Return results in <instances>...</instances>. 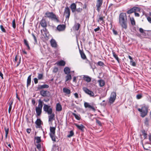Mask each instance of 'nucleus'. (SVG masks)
I'll use <instances>...</instances> for the list:
<instances>
[{"instance_id":"63","label":"nucleus","mask_w":151,"mask_h":151,"mask_svg":"<svg viewBox=\"0 0 151 151\" xmlns=\"http://www.w3.org/2000/svg\"><path fill=\"white\" fill-rule=\"evenodd\" d=\"M134 14L135 17H139V14L138 13H137L136 12H134Z\"/></svg>"},{"instance_id":"23","label":"nucleus","mask_w":151,"mask_h":151,"mask_svg":"<svg viewBox=\"0 0 151 151\" xmlns=\"http://www.w3.org/2000/svg\"><path fill=\"white\" fill-rule=\"evenodd\" d=\"M62 110V107L61 104L59 103L56 104V110L57 111H60Z\"/></svg>"},{"instance_id":"47","label":"nucleus","mask_w":151,"mask_h":151,"mask_svg":"<svg viewBox=\"0 0 151 151\" xmlns=\"http://www.w3.org/2000/svg\"><path fill=\"white\" fill-rule=\"evenodd\" d=\"M96 123L97 124H98V125H99L100 126H102V124L101 122L98 120L97 119H96Z\"/></svg>"},{"instance_id":"2","label":"nucleus","mask_w":151,"mask_h":151,"mask_svg":"<svg viewBox=\"0 0 151 151\" xmlns=\"http://www.w3.org/2000/svg\"><path fill=\"white\" fill-rule=\"evenodd\" d=\"M45 17L48 18L52 20H53L57 22H59L58 17L54 14L53 12H50L48 11L46 12L45 14Z\"/></svg>"},{"instance_id":"41","label":"nucleus","mask_w":151,"mask_h":151,"mask_svg":"<svg viewBox=\"0 0 151 151\" xmlns=\"http://www.w3.org/2000/svg\"><path fill=\"white\" fill-rule=\"evenodd\" d=\"M116 92H112L111 93L110 97L116 99Z\"/></svg>"},{"instance_id":"7","label":"nucleus","mask_w":151,"mask_h":151,"mask_svg":"<svg viewBox=\"0 0 151 151\" xmlns=\"http://www.w3.org/2000/svg\"><path fill=\"white\" fill-rule=\"evenodd\" d=\"M140 9L139 7L136 6H134L128 10L127 11V13L128 14H130L133 12L134 13L135 12H140Z\"/></svg>"},{"instance_id":"64","label":"nucleus","mask_w":151,"mask_h":151,"mask_svg":"<svg viewBox=\"0 0 151 151\" xmlns=\"http://www.w3.org/2000/svg\"><path fill=\"white\" fill-rule=\"evenodd\" d=\"M139 31L141 33H143L144 32V30L142 28L139 29Z\"/></svg>"},{"instance_id":"34","label":"nucleus","mask_w":151,"mask_h":151,"mask_svg":"<svg viewBox=\"0 0 151 151\" xmlns=\"http://www.w3.org/2000/svg\"><path fill=\"white\" fill-rule=\"evenodd\" d=\"M64 71L65 74L68 75L70 73V69L68 67H65L64 69Z\"/></svg>"},{"instance_id":"40","label":"nucleus","mask_w":151,"mask_h":151,"mask_svg":"<svg viewBox=\"0 0 151 151\" xmlns=\"http://www.w3.org/2000/svg\"><path fill=\"white\" fill-rule=\"evenodd\" d=\"M141 132L142 135H143L144 139H146L147 137V133L145 131L144 129L142 130L141 131Z\"/></svg>"},{"instance_id":"56","label":"nucleus","mask_w":151,"mask_h":151,"mask_svg":"<svg viewBox=\"0 0 151 151\" xmlns=\"http://www.w3.org/2000/svg\"><path fill=\"white\" fill-rule=\"evenodd\" d=\"M37 148L38 150H40L41 148V145L39 143H38L37 145H36Z\"/></svg>"},{"instance_id":"39","label":"nucleus","mask_w":151,"mask_h":151,"mask_svg":"<svg viewBox=\"0 0 151 151\" xmlns=\"http://www.w3.org/2000/svg\"><path fill=\"white\" fill-rule=\"evenodd\" d=\"M50 136L52 141L54 142L56 141L55 134H50Z\"/></svg>"},{"instance_id":"16","label":"nucleus","mask_w":151,"mask_h":151,"mask_svg":"<svg viewBox=\"0 0 151 151\" xmlns=\"http://www.w3.org/2000/svg\"><path fill=\"white\" fill-rule=\"evenodd\" d=\"M105 17L104 16H100L99 18L97 19V21L99 22H100L101 24H104L105 23V21L104 20Z\"/></svg>"},{"instance_id":"42","label":"nucleus","mask_w":151,"mask_h":151,"mask_svg":"<svg viewBox=\"0 0 151 151\" xmlns=\"http://www.w3.org/2000/svg\"><path fill=\"white\" fill-rule=\"evenodd\" d=\"M74 133L73 131L71 130L69 134L67 135V137L70 138L74 135Z\"/></svg>"},{"instance_id":"33","label":"nucleus","mask_w":151,"mask_h":151,"mask_svg":"<svg viewBox=\"0 0 151 151\" xmlns=\"http://www.w3.org/2000/svg\"><path fill=\"white\" fill-rule=\"evenodd\" d=\"M24 44L27 47V50H29L30 48L29 46L28 41L27 40L25 39L24 40Z\"/></svg>"},{"instance_id":"5","label":"nucleus","mask_w":151,"mask_h":151,"mask_svg":"<svg viewBox=\"0 0 151 151\" xmlns=\"http://www.w3.org/2000/svg\"><path fill=\"white\" fill-rule=\"evenodd\" d=\"M43 109L44 111L46 112L48 114H51L52 112V109L51 108L50 106L46 104H44Z\"/></svg>"},{"instance_id":"59","label":"nucleus","mask_w":151,"mask_h":151,"mask_svg":"<svg viewBox=\"0 0 151 151\" xmlns=\"http://www.w3.org/2000/svg\"><path fill=\"white\" fill-rule=\"evenodd\" d=\"M148 139L150 142V144L151 145V134H150L148 135Z\"/></svg>"},{"instance_id":"31","label":"nucleus","mask_w":151,"mask_h":151,"mask_svg":"<svg viewBox=\"0 0 151 151\" xmlns=\"http://www.w3.org/2000/svg\"><path fill=\"white\" fill-rule=\"evenodd\" d=\"M80 27V25L78 23H76L74 25L73 28L75 30L78 31Z\"/></svg>"},{"instance_id":"3","label":"nucleus","mask_w":151,"mask_h":151,"mask_svg":"<svg viewBox=\"0 0 151 151\" xmlns=\"http://www.w3.org/2000/svg\"><path fill=\"white\" fill-rule=\"evenodd\" d=\"M148 107L145 104L142 105L141 109L138 108V110L140 112L141 116L144 117L147 115L148 112Z\"/></svg>"},{"instance_id":"1","label":"nucleus","mask_w":151,"mask_h":151,"mask_svg":"<svg viewBox=\"0 0 151 151\" xmlns=\"http://www.w3.org/2000/svg\"><path fill=\"white\" fill-rule=\"evenodd\" d=\"M127 22L126 14L124 12L121 13L119 16V23L122 29H126L127 28Z\"/></svg>"},{"instance_id":"36","label":"nucleus","mask_w":151,"mask_h":151,"mask_svg":"<svg viewBox=\"0 0 151 151\" xmlns=\"http://www.w3.org/2000/svg\"><path fill=\"white\" fill-rule=\"evenodd\" d=\"M130 21L131 22V24L132 26L135 25L136 24V23H135V22L134 19V18L133 17H132V18L130 17Z\"/></svg>"},{"instance_id":"46","label":"nucleus","mask_w":151,"mask_h":151,"mask_svg":"<svg viewBox=\"0 0 151 151\" xmlns=\"http://www.w3.org/2000/svg\"><path fill=\"white\" fill-rule=\"evenodd\" d=\"M38 78L39 80H42L43 79V75L42 74H38Z\"/></svg>"},{"instance_id":"50","label":"nucleus","mask_w":151,"mask_h":151,"mask_svg":"<svg viewBox=\"0 0 151 151\" xmlns=\"http://www.w3.org/2000/svg\"><path fill=\"white\" fill-rule=\"evenodd\" d=\"M58 68L55 67L54 68L52 71L53 73H56L58 72Z\"/></svg>"},{"instance_id":"43","label":"nucleus","mask_w":151,"mask_h":151,"mask_svg":"<svg viewBox=\"0 0 151 151\" xmlns=\"http://www.w3.org/2000/svg\"><path fill=\"white\" fill-rule=\"evenodd\" d=\"M115 99L110 96L109 100V102L110 104H112L114 102Z\"/></svg>"},{"instance_id":"21","label":"nucleus","mask_w":151,"mask_h":151,"mask_svg":"<svg viewBox=\"0 0 151 151\" xmlns=\"http://www.w3.org/2000/svg\"><path fill=\"white\" fill-rule=\"evenodd\" d=\"M56 128L55 127H50V131L49 134H55V131Z\"/></svg>"},{"instance_id":"22","label":"nucleus","mask_w":151,"mask_h":151,"mask_svg":"<svg viewBox=\"0 0 151 151\" xmlns=\"http://www.w3.org/2000/svg\"><path fill=\"white\" fill-rule=\"evenodd\" d=\"M49 87V86L47 84H44L42 85H39L37 88V90L41 89L44 88H47Z\"/></svg>"},{"instance_id":"53","label":"nucleus","mask_w":151,"mask_h":151,"mask_svg":"<svg viewBox=\"0 0 151 151\" xmlns=\"http://www.w3.org/2000/svg\"><path fill=\"white\" fill-rule=\"evenodd\" d=\"M142 97V96L141 94H137L136 96V98L137 99H141Z\"/></svg>"},{"instance_id":"28","label":"nucleus","mask_w":151,"mask_h":151,"mask_svg":"<svg viewBox=\"0 0 151 151\" xmlns=\"http://www.w3.org/2000/svg\"><path fill=\"white\" fill-rule=\"evenodd\" d=\"M98 82L99 83V85L100 87H103L105 84L104 81L102 79L99 80L98 81Z\"/></svg>"},{"instance_id":"51","label":"nucleus","mask_w":151,"mask_h":151,"mask_svg":"<svg viewBox=\"0 0 151 151\" xmlns=\"http://www.w3.org/2000/svg\"><path fill=\"white\" fill-rule=\"evenodd\" d=\"M147 19L149 23L151 24V17L149 16H146Z\"/></svg>"},{"instance_id":"57","label":"nucleus","mask_w":151,"mask_h":151,"mask_svg":"<svg viewBox=\"0 0 151 151\" xmlns=\"http://www.w3.org/2000/svg\"><path fill=\"white\" fill-rule=\"evenodd\" d=\"M32 35L34 38L35 42H37V39L35 35L33 33H32Z\"/></svg>"},{"instance_id":"18","label":"nucleus","mask_w":151,"mask_h":151,"mask_svg":"<svg viewBox=\"0 0 151 151\" xmlns=\"http://www.w3.org/2000/svg\"><path fill=\"white\" fill-rule=\"evenodd\" d=\"M42 121L40 119H37L36 121L35 122V124L37 126H36V128H40L41 124Z\"/></svg>"},{"instance_id":"10","label":"nucleus","mask_w":151,"mask_h":151,"mask_svg":"<svg viewBox=\"0 0 151 151\" xmlns=\"http://www.w3.org/2000/svg\"><path fill=\"white\" fill-rule=\"evenodd\" d=\"M40 94L42 96L45 97H49L50 96L49 92L47 91L41 90Z\"/></svg>"},{"instance_id":"52","label":"nucleus","mask_w":151,"mask_h":151,"mask_svg":"<svg viewBox=\"0 0 151 151\" xmlns=\"http://www.w3.org/2000/svg\"><path fill=\"white\" fill-rule=\"evenodd\" d=\"M83 9L82 8H79L76 9V11L78 13L81 12L82 11Z\"/></svg>"},{"instance_id":"44","label":"nucleus","mask_w":151,"mask_h":151,"mask_svg":"<svg viewBox=\"0 0 151 151\" xmlns=\"http://www.w3.org/2000/svg\"><path fill=\"white\" fill-rule=\"evenodd\" d=\"M12 27L14 29H15L16 27L15 19H14L12 22Z\"/></svg>"},{"instance_id":"60","label":"nucleus","mask_w":151,"mask_h":151,"mask_svg":"<svg viewBox=\"0 0 151 151\" xmlns=\"http://www.w3.org/2000/svg\"><path fill=\"white\" fill-rule=\"evenodd\" d=\"M112 31H113V33L114 35H117L118 33H117V31H116V30H114V29H113Z\"/></svg>"},{"instance_id":"62","label":"nucleus","mask_w":151,"mask_h":151,"mask_svg":"<svg viewBox=\"0 0 151 151\" xmlns=\"http://www.w3.org/2000/svg\"><path fill=\"white\" fill-rule=\"evenodd\" d=\"M31 130V129L28 128L27 129V132L28 134H29L30 133Z\"/></svg>"},{"instance_id":"49","label":"nucleus","mask_w":151,"mask_h":151,"mask_svg":"<svg viewBox=\"0 0 151 151\" xmlns=\"http://www.w3.org/2000/svg\"><path fill=\"white\" fill-rule=\"evenodd\" d=\"M145 124L147 126H148L149 125V120L147 118H146L145 119Z\"/></svg>"},{"instance_id":"4","label":"nucleus","mask_w":151,"mask_h":151,"mask_svg":"<svg viewBox=\"0 0 151 151\" xmlns=\"http://www.w3.org/2000/svg\"><path fill=\"white\" fill-rule=\"evenodd\" d=\"M39 104L37 107L35 108V111L37 116L41 115L42 112V109L43 106V102L41 99L39 100Z\"/></svg>"},{"instance_id":"14","label":"nucleus","mask_w":151,"mask_h":151,"mask_svg":"<svg viewBox=\"0 0 151 151\" xmlns=\"http://www.w3.org/2000/svg\"><path fill=\"white\" fill-rule=\"evenodd\" d=\"M84 106L85 108H88L92 109L93 111H95V109L94 107L89 104L88 103L85 102L84 103Z\"/></svg>"},{"instance_id":"6","label":"nucleus","mask_w":151,"mask_h":151,"mask_svg":"<svg viewBox=\"0 0 151 151\" xmlns=\"http://www.w3.org/2000/svg\"><path fill=\"white\" fill-rule=\"evenodd\" d=\"M70 10L68 6L65 7L64 12V15L65 16L66 19H69L70 16Z\"/></svg>"},{"instance_id":"12","label":"nucleus","mask_w":151,"mask_h":151,"mask_svg":"<svg viewBox=\"0 0 151 151\" xmlns=\"http://www.w3.org/2000/svg\"><path fill=\"white\" fill-rule=\"evenodd\" d=\"M40 24L42 27H47V22L45 19L43 18L40 22Z\"/></svg>"},{"instance_id":"45","label":"nucleus","mask_w":151,"mask_h":151,"mask_svg":"<svg viewBox=\"0 0 151 151\" xmlns=\"http://www.w3.org/2000/svg\"><path fill=\"white\" fill-rule=\"evenodd\" d=\"M97 64L98 65L102 67H104L105 65L104 64L103 62L100 61H99L97 63Z\"/></svg>"},{"instance_id":"20","label":"nucleus","mask_w":151,"mask_h":151,"mask_svg":"<svg viewBox=\"0 0 151 151\" xmlns=\"http://www.w3.org/2000/svg\"><path fill=\"white\" fill-rule=\"evenodd\" d=\"M70 7L72 12H74L76 11V4L74 3H73L70 5Z\"/></svg>"},{"instance_id":"55","label":"nucleus","mask_w":151,"mask_h":151,"mask_svg":"<svg viewBox=\"0 0 151 151\" xmlns=\"http://www.w3.org/2000/svg\"><path fill=\"white\" fill-rule=\"evenodd\" d=\"M130 63L131 65L134 66H135L136 65V64L135 63L133 62L132 60H131L130 61Z\"/></svg>"},{"instance_id":"15","label":"nucleus","mask_w":151,"mask_h":151,"mask_svg":"<svg viewBox=\"0 0 151 151\" xmlns=\"http://www.w3.org/2000/svg\"><path fill=\"white\" fill-rule=\"evenodd\" d=\"M48 114L49 115L48 116L49 122H50L55 119V114L54 113H52V112L51 114Z\"/></svg>"},{"instance_id":"58","label":"nucleus","mask_w":151,"mask_h":151,"mask_svg":"<svg viewBox=\"0 0 151 151\" xmlns=\"http://www.w3.org/2000/svg\"><path fill=\"white\" fill-rule=\"evenodd\" d=\"M34 81L35 83V84H37L38 83V79L36 78H35L34 79Z\"/></svg>"},{"instance_id":"25","label":"nucleus","mask_w":151,"mask_h":151,"mask_svg":"<svg viewBox=\"0 0 151 151\" xmlns=\"http://www.w3.org/2000/svg\"><path fill=\"white\" fill-rule=\"evenodd\" d=\"M13 100L10 101L9 103L8 104L9 105V107L8 109V112L9 114H10L12 110V105L13 104Z\"/></svg>"},{"instance_id":"24","label":"nucleus","mask_w":151,"mask_h":151,"mask_svg":"<svg viewBox=\"0 0 151 151\" xmlns=\"http://www.w3.org/2000/svg\"><path fill=\"white\" fill-rule=\"evenodd\" d=\"M31 76L32 75H30L28 77L27 83V87L29 86L31 84Z\"/></svg>"},{"instance_id":"29","label":"nucleus","mask_w":151,"mask_h":151,"mask_svg":"<svg viewBox=\"0 0 151 151\" xmlns=\"http://www.w3.org/2000/svg\"><path fill=\"white\" fill-rule=\"evenodd\" d=\"M79 52L81 58L83 59H85L86 57L83 51L79 50Z\"/></svg>"},{"instance_id":"17","label":"nucleus","mask_w":151,"mask_h":151,"mask_svg":"<svg viewBox=\"0 0 151 151\" xmlns=\"http://www.w3.org/2000/svg\"><path fill=\"white\" fill-rule=\"evenodd\" d=\"M75 125L79 130L82 132L84 131V128L85 127L83 124H81L80 125H79L77 124H75Z\"/></svg>"},{"instance_id":"61","label":"nucleus","mask_w":151,"mask_h":151,"mask_svg":"<svg viewBox=\"0 0 151 151\" xmlns=\"http://www.w3.org/2000/svg\"><path fill=\"white\" fill-rule=\"evenodd\" d=\"M100 27H97L94 29V31L95 32H96L99 31L100 29Z\"/></svg>"},{"instance_id":"37","label":"nucleus","mask_w":151,"mask_h":151,"mask_svg":"<svg viewBox=\"0 0 151 151\" xmlns=\"http://www.w3.org/2000/svg\"><path fill=\"white\" fill-rule=\"evenodd\" d=\"M35 139L36 140V142L37 143H39L41 141V137H36L35 138Z\"/></svg>"},{"instance_id":"27","label":"nucleus","mask_w":151,"mask_h":151,"mask_svg":"<svg viewBox=\"0 0 151 151\" xmlns=\"http://www.w3.org/2000/svg\"><path fill=\"white\" fill-rule=\"evenodd\" d=\"M57 65L60 66H64L65 64V62L63 60H61L56 63Z\"/></svg>"},{"instance_id":"54","label":"nucleus","mask_w":151,"mask_h":151,"mask_svg":"<svg viewBox=\"0 0 151 151\" xmlns=\"http://www.w3.org/2000/svg\"><path fill=\"white\" fill-rule=\"evenodd\" d=\"M4 129L5 131V134H8L9 131V128L5 127Z\"/></svg>"},{"instance_id":"38","label":"nucleus","mask_w":151,"mask_h":151,"mask_svg":"<svg viewBox=\"0 0 151 151\" xmlns=\"http://www.w3.org/2000/svg\"><path fill=\"white\" fill-rule=\"evenodd\" d=\"M65 82H67L69 80H70L72 78L71 75L70 74L67 75L65 76Z\"/></svg>"},{"instance_id":"35","label":"nucleus","mask_w":151,"mask_h":151,"mask_svg":"<svg viewBox=\"0 0 151 151\" xmlns=\"http://www.w3.org/2000/svg\"><path fill=\"white\" fill-rule=\"evenodd\" d=\"M72 114L73 115L75 116V118L77 120H80V119H81V116H80V114L77 115L76 114H75L74 113H72Z\"/></svg>"},{"instance_id":"48","label":"nucleus","mask_w":151,"mask_h":151,"mask_svg":"<svg viewBox=\"0 0 151 151\" xmlns=\"http://www.w3.org/2000/svg\"><path fill=\"white\" fill-rule=\"evenodd\" d=\"M0 28L1 30V31L4 32V33H6V30L5 29H4V27L2 25H0Z\"/></svg>"},{"instance_id":"30","label":"nucleus","mask_w":151,"mask_h":151,"mask_svg":"<svg viewBox=\"0 0 151 151\" xmlns=\"http://www.w3.org/2000/svg\"><path fill=\"white\" fill-rule=\"evenodd\" d=\"M83 79L87 82H89L91 81V78L90 77L87 76H84Z\"/></svg>"},{"instance_id":"13","label":"nucleus","mask_w":151,"mask_h":151,"mask_svg":"<svg viewBox=\"0 0 151 151\" xmlns=\"http://www.w3.org/2000/svg\"><path fill=\"white\" fill-rule=\"evenodd\" d=\"M66 26L64 24H60L58 25L57 29L59 31H62L64 30L65 29Z\"/></svg>"},{"instance_id":"19","label":"nucleus","mask_w":151,"mask_h":151,"mask_svg":"<svg viewBox=\"0 0 151 151\" xmlns=\"http://www.w3.org/2000/svg\"><path fill=\"white\" fill-rule=\"evenodd\" d=\"M51 46L56 48L57 47V44L55 40L54 39H51L50 41Z\"/></svg>"},{"instance_id":"26","label":"nucleus","mask_w":151,"mask_h":151,"mask_svg":"<svg viewBox=\"0 0 151 151\" xmlns=\"http://www.w3.org/2000/svg\"><path fill=\"white\" fill-rule=\"evenodd\" d=\"M63 91L64 93L67 94H70V90L66 88H63Z\"/></svg>"},{"instance_id":"32","label":"nucleus","mask_w":151,"mask_h":151,"mask_svg":"<svg viewBox=\"0 0 151 151\" xmlns=\"http://www.w3.org/2000/svg\"><path fill=\"white\" fill-rule=\"evenodd\" d=\"M112 53L114 57L115 58L118 62L119 63V59L117 55L113 50L112 51Z\"/></svg>"},{"instance_id":"8","label":"nucleus","mask_w":151,"mask_h":151,"mask_svg":"<svg viewBox=\"0 0 151 151\" xmlns=\"http://www.w3.org/2000/svg\"><path fill=\"white\" fill-rule=\"evenodd\" d=\"M103 0H97L96 4V10L98 12H99L101 9V7L102 4Z\"/></svg>"},{"instance_id":"9","label":"nucleus","mask_w":151,"mask_h":151,"mask_svg":"<svg viewBox=\"0 0 151 151\" xmlns=\"http://www.w3.org/2000/svg\"><path fill=\"white\" fill-rule=\"evenodd\" d=\"M83 89L86 93L89 95L91 97H94V94L93 92L89 90L87 88L85 87H83Z\"/></svg>"},{"instance_id":"11","label":"nucleus","mask_w":151,"mask_h":151,"mask_svg":"<svg viewBox=\"0 0 151 151\" xmlns=\"http://www.w3.org/2000/svg\"><path fill=\"white\" fill-rule=\"evenodd\" d=\"M42 29L40 30V32L42 34L44 37L45 38L47 37V34H48L49 32L46 27H43Z\"/></svg>"}]
</instances>
